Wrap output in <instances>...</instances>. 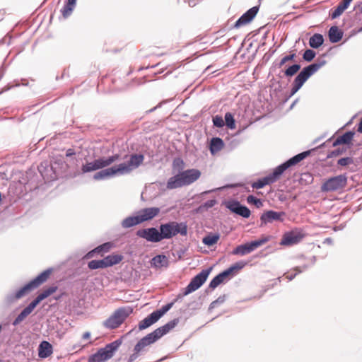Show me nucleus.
<instances>
[{
  "mask_svg": "<svg viewBox=\"0 0 362 362\" xmlns=\"http://www.w3.org/2000/svg\"><path fill=\"white\" fill-rule=\"evenodd\" d=\"M178 322L179 320L175 318L141 339L134 346L133 353L129 356L128 362H134L136 360L141 354L146 351V348L148 346L153 344L163 335L168 333Z\"/></svg>",
  "mask_w": 362,
  "mask_h": 362,
  "instance_id": "f257e3e1",
  "label": "nucleus"
},
{
  "mask_svg": "<svg viewBox=\"0 0 362 362\" xmlns=\"http://www.w3.org/2000/svg\"><path fill=\"white\" fill-rule=\"evenodd\" d=\"M309 154L310 151H307L294 156L284 163L275 168L272 173L262 179H259L257 182H254L252 184V187L253 189H261L267 185L274 183L279 179L280 176L286 170L293 165H296L300 161L305 158Z\"/></svg>",
  "mask_w": 362,
  "mask_h": 362,
  "instance_id": "f03ea898",
  "label": "nucleus"
},
{
  "mask_svg": "<svg viewBox=\"0 0 362 362\" xmlns=\"http://www.w3.org/2000/svg\"><path fill=\"white\" fill-rule=\"evenodd\" d=\"M201 176V172L198 169L192 168L179 172L171 177L167 182L166 187L173 189L184 186H188L197 181Z\"/></svg>",
  "mask_w": 362,
  "mask_h": 362,
  "instance_id": "7ed1b4c3",
  "label": "nucleus"
},
{
  "mask_svg": "<svg viewBox=\"0 0 362 362\" xmlns=\"http://www.w3.org/2000/svg\"><path fill=\"white\" fill-rule=\"evenodd\" d=\"M52 271L50 269L42 272L37 277L30 281L28 284H27L23 287L20 288L16 293L9 295L7 297L8 301L9 303H13L26 296L33 290L38 288L40 286H41L42 284L47 281V279H49V276L52 274Z\"/></svg>",
  "mask_w": 362,
  "mask_h": 362,
  "instance_id": "20e7f679",
  "label": "nucleus"
},
{
  "mask_svg": "<svg viewBox=\"0 0 362 362\" xmlns=\"http://www.w3.org/2000/svg\"><path fill=\"white\" fill-rule=\"evenodd\" d=\"M325 59H319L316 62L313 63L303 68L302 71L296 76L293 83L291 91V95H294L303 86L305 82L320 68L326 64Z\"/></svg>",
  "mask_w": 362,
  "mask_h": 362,
  "instance_id": "39448f33",
  "label": "nucleus"
},
{
  "mask_svg": "<svg viewBox=\"0 0 362 362\" xmlns=\"http://www.w3.org/2000/svg\"><path fill=\"white\" fill-rule=\"evenodd\" d=\"M162 240L170 239L177 234L182 236L187 235V225L185 222L169 221L159 226Z\"/></svg>",
  "mask_w": 362,
  "mask_h": 362,
  "instance_id": "423d86ee",
  "label": "nucleus"
},
{
  "mask_svg": "<svg viewBox=\"0 0 362 362\" xmlns=\"http://www.w3.org/2000/svg\"><path fill=\"white\" fill-rule=\"evenodd\" d=\"M132 313L133 308L129 306L119 308L103 322V325L106 328L110 329H116L119 327Z\"/></svg>",
  "mask_w": 362,
  "mask_h": 362,
  "instance_id": "0eeeda50",
  "label": "nucleus"
},
{
  "mask_svg": "<svg viewBox=\"0 0 362 362\" xmlns=\"http://www.w3.org/2000/svg\"><path fill=\"white\" fill-rule=\"evenodd\" d=\"M122 343V339H118L105 347L100 348L92 354V362H104L111 358Z\"/></svg>",
  "mask_w": 362,
  "mask_h": 362,
  "instance_id": "6e6552de",
  "label": "nucleus"
},
{
  "mask_svg": "<svg viewBox=\"0 0 362 362\" xmlns=\"http://www.w3.org/2000/svg\"><path fill=\"white\" fill-rule=\"evenodd\" d=\"M211 270V268L203 269L200 273L193 277L189 284L185 288L184 292L182 294H179L177 298L187 296L200 288L206 281Z\"/></svg>",
  "mask_w": 362,
  "mask_h": 362,
  "instance_id": "1a4fd4ad",
  "label": "nucleus"
},
{
  "mask_svg": "<svg viewBox=\"0 0 362 362\" xmlns=\"http://www.w3.org/2000/svg\"><path fill=\"white\" fill-rule=\"evenodd\" d=\"M269 240V238L268 237H264L257 240L240 245L234 248L231 253L233 255L240 256L248 255L256 250L257 247L268 242Z\"/></svg>",
  "mask_w": 362,
  "mask_h": 362,
  "instance_id": "9d476101",
  "label": "nucleus"
},
{
  "mask_svg": "<svg viewBox=\"0 0 362 362\" xmlns=\"http://www.w3.org/2000/svg\"><path fill=\"white\" fill-rule=\"evenodd\" d=\"M347 183L345 175H339L327 179L321 186L322 192H334L344 188Z\"/></svg>",
  "mask_w": 362,
  "mask_h": 362,
  "instance_id": "9b49d317",
  "label": "nucleus"
},
{
  "mask_svg": "<svg viewBox=\"0 0 362 362\" xmlns=\"http://www.w3.org/2000/svg\"><path fill=\"white\" fill-rule=\"evenodd\" d=\"M144 156L142 154H132L127 163H122L117 165L119 174L126 175L137 168L144 161Z\"/></svg>",
  "mask_w": 362,
  "mask_h": 362,
  "instance_id": "f8f14e48",
  "label": "nucleus"
},
{
  "mask_svg": "<svg viewBox=\"0 0 362 362\" xmlns=\"http://www.w3.org/2000/svg\"><path fill=\"white\" fill-rule=\"evenodd\" d=\"M136 235L148 242L158 243L162 240L160 230L153 227L139 229L136 231Z\"/></svg>",
  "mask_w": 362,
  "mask_h": 362,
  "instance_id": "ddd939ff",
  "label": "nucleus"
},
{
  "mask_svg": "<svg viewBox=\"0 0 362 362\" xmlns=\"http://www.w3.org/2000/svg\"><path fill=\"white\" fill-rule=\"evenodd\" d=\"M226 207L233 213H235L243 218H248L250 216V209L242 205L238 201L231 200L226 203Z\"/></svg>",
  "mask_w": 362,
  "mask_h": 362,
  "instance_id": "4468645a",
  "label": "nucleus"
},
{
  "mask_svg": "<svg viewBox=\"0 0 362 362\" xmlns=\"http://www.w3.org/2000/svg\"><path fill=\"white\" fill-rule=\"evenodd\" d=\"M304 238V234L299 231L286 233L283 236L280 244L282 245H293L300 242Z\"/></svg>",
  "mask_w": 362,
  "mask_h": 362,
  "instance_id": "2eb2a0df",
  "label": "nucleus"
},
{
  "mask_svg": "<svg viewBox=\"0 0 362 362\" xmlns=\"http://www.w3.org/2000/svg\"><path fill=\"white\" fill-rule=\"evenodd\" d=\"M259 6H253L243 13L235 22L234 28H238L249 23L257 15Z\"/></svg>",
  "mask_w": 362,
  "mask_h": 362,
  "instance_id": "dca6fc26",
  "label": "nucleus"
},
{
  "mask_svg": "<svg viewBox=\"0 0 362 362\" xmlns=\"http://www.w3.org/2000/svg\"><path fill=\"white\" fill-rule=\"evenodd\" d=\"M285 216V213L281 211H274L272 210L267 211L261 215V226L268 223H272L274 221H283V216Z\"/></svg>",
  "mask_w": 362,
  "mask_h": 362,
  "instance_id": "f3484780",
  "label": "nucleus"
},
{
  "mask_svg": "<svg viewBox=\"0 0 362 362\" xmlns=\"http://www.w3.org/2000/svg\"><path fill=\"white\" fill-rule=\"evenodd\" d=\"M117 165H114L111 168L103 169L97 173H95L93 177L94 180H107L110 177H112L115 175H120L119 174V171L117 170Z\"/></svg>",
  "mask_w": 362,
  "mask_h": 362,
  "instance_id": "a211bd4d",
  "label": "nucleus"
},
{
  "mask_svg": "<svg viewBox=\"0 0 362 362\" xmlns=\"http://www.w3.org/2000/svg\"><path fill=\"white\" fill-rule=\"evenodd\" d=\"M160 208L158 207H149L140 210L138 212L139 217L141 223L153 219L160 213Z\"/></svg>",
  "mask_w": 362,
  "mask_h": 362,
  "instance_id": "6ab92c4d",
  "label": "nucleus"
},
{
  "mask_svg": "<svg viewBox=\"0 0 362 362\" xmlns=\"http://www.w3.org/2000/svg\"><path fill=\"white\" fill-rule=\"evenodd\" d=\"M119 155L115 154L114 156H110L107 158H102L97 160H95L92 162V170L100 169L110 165L115 161L119 159Z\"/></svg>",
  "mask_w": 362,
  "mask_h": 362,
  "instance_id": "aec40b11",
  "label": "nucleus"
},
{
  "mask_svg": "<svg viewBox=\"0 0 362 362\" xmlns=\"http://www.w3.org/2000/svg\"><path fill=\"white\" fill-rule=\"evenodd\" d=\"M57 290V286H52L49 288L44 289L37 296V298L33 300L35 305L37 306L42 300L48 298L54 293H55Z\"/></svg>",
  "mask_w": 362,
  "mask_h": 362,
  "instance_id": "412c9836",
  "label": "nucleus"
},
{
  "mask_svg": "<svg viewBox=\"0 0 362 362\" xmlns=\"http://www.w3.org/2000/svg\"><path fill=\"white\" fill-rule=\"evenodd\" d=\"M36 305L32 301L26 308H25L22 312L17 316L13 322V325H17L21 322L28 315H29L33 310L35 309Z\"/></svg>",
  "mask_w": 362,
  "mask_h": 362,
  "instance_id": "4be33fe9",
  "label": "nucleus"
},
{
  "mask_svg": "<svg viewBox=\"0 0 362 362\" xmlns=\"http://www.w3.org/2000/svg\"><path fill=\"white\" fill-rule=\"evenodd\" d=\"M36 305L32 301L26 308H25L22 312L17 316L13 322V325H17L21 322L28 315H29L33 310L35 309Z\"/></svg>",
  "mask_w": 362,
  "mask_h": 362,
  "instance_id": "5701e85b",
  "label": "nucleus"
},
{
  "mask_svg": "<svg viewBox=\"0 0 362 362\" xmlns=\"http://www.w3.org/2000/svg\"><path fill=\"white\" fill-rule=\"evenodd\" d=\"M328 35L332 43H337L341 40L343 32L337 26H332L329 30Z\"/></svg>",
  "mask_w": 362,
  "mask_h": 362,
  "instance_id": "b1692460",
  "label": "nucleus"
},
{
  "mask_svg": "<svg viewBox=\"0 0 362 362\" xmlns=\"http://www.w3.org/2000/svg\"><path fill=\"white\" fill-rule=\"evenodd\" d=\"M52 354V346L47 341H43L40 343L38 349V356L40 358L49 357Z\"/></svg>",
  "mask_w": 362,
  "mask_h": 362,
  "instance_id": "393cba45",
  "label": "nucleus"
},
{
  "mask_svg": "<svg viewBox=\"0 0 362 362\" xmlns=\"http://www.w3.org/2000/svg\"><path fill=\"white\" fill-rule=\"evenodd\" d=\"M224 146L223 141L219 137L212 138L210 141L209 150L212 155L216 154Z\"/></svg>",
  "mask_w": 362,
  "mask_h": 362,
  "instance_id": "a878e982",
  "label": "nucleus"
},
{
  "mask_svg": "<svg viewBox=\"0 0 362 362\" xmlns=\"http://www.w3.org/2000/svg\"><path fill=\"white\" fill-rule=\"evenodd\" d=\"M158 320L154 313H151L148 317L141 320L139 324V330L145 329L154 323H156Z\"/></svg>",
  "mask_w": 362,
  "mask_h": 362,
  "instance_id": "bb28decb",
  "label": "nucleus"
},
{
  "mask_svg": "<svg viewBox=\"0 0 362 362\" xmlns=\"http://www.w3.org/2000/svg\"><path fill=\"white\" fill-rule=\"evenodd\" d=\"M352 0H343L331 14L332 19L338 18L349 6Z\"/></svg>",
  "mask_w": 362,
  "mask_h": 362,
  "instance_id": "cd10ccee",
  "label": "nucleus"
},
{
  "mask_svg": "<svg viewBox=\"0 0 362 362\" xmlns=\"http://www.w3.org/2000/svg\"><path fill=\"white\" fill-rule=\"evenodd\" d=\"M141 223L139 215L134 216H128L125 218L121 223V226L124 228H129L134 226Z\"/></svg>",
  "mask_w": 362,
  "mask_h": 362,
  "instance_id": "c85d7f7f",
  "label": "nucleus"
},
{
  "mask_svg": "<svg viewBox=\"0 0 362 362\" xmlns=\"http://www.w3.org/2000/svg\"><path fill=\"white\" fill-rule=\"evenodd\" d=\"M324 42L323 35L320 33H315L310 37L309 40V45L314 49H317Z\"/></svg>",
  "mask_w": 362,
  "mask_h": 362,
  "instance_id": "c756f323",
  "label": "nucleus"
},
{
  "mask_svg": "<svg viewBox=\"0 0 362 362\" xmlns=\"http://www.w3.org/2000/svg\"><path fill=\"white\" fill-rule=\"evenodd\" d=\"M76 0H67V3L61 9V13L64 18H68L74 11Z\"/></svg>",
  "mask_w": 362,
  "mask_h": 362,
  "instance_id": "7c9ffc66",
  "label": "nucleus"
},
{
  "mask_svg": "<svg viewBox=\"0 0 362 362\" xmlns=\"http://www.w3.org/2000/svg\"><path fill=\"white\" fill-rule=\"evenodd\" d=\"M229 275L226 272V271H223V272L218 274L216 275L209 283V288L214 289L216 288L219 284H221L222 282H223L224 279L228 276Z\"/></svg>",
  "mask_w": 362,
  "mask_h": 362,
  "instance_id": "2f4dec72",
  "label": "nucleus"
},
{
  "mask_svg": "<svg viewBox=\"0 0 362 362\" xmlns=\"http://www.w3.org/2000/svg\"><path fill=\"white\" fill-rule=\"evenodd\" d=\"M106 263L109 267H112L113 265L119 264L122 259L123 256L122 255L118 254H112L109 255L107 257H104Z\"/></svg>",
  "mask_w": 362,
  "mask_h": 362,
  "instance_id": "473e14b6",
  "label": "nucleus"
},
{
  "mask_svg": "<svg viewBox=\"0 0 362 362\" xmlns=\"http://www.w3.org/2000/svg\"><path fill=\"white\" fill-rule=\"evenodd\" d=\"M152 264L156 267L163 266L167 267L168 264V259L165 255H158L152 259Z\"/></svg>",
  "mask_w": 362,
  "mask_h": 362,
  "instance_id": "72a5a7b5",
  "label": "nucleus"
},
{
  "mask_svg": "<svg viewBox=\"0 0 362 362\" xmlns=\"http://www.w3.org/2000/svg\"><path fill=\"white\" fill-rule=\"evenodd\" d=\"M113 247V243L111 242H107L103 243L95 249L92 250V255L93 253L100 254L101 252H109Z\"/></svg>",
  "mask_w": 362,
  "mask_h": 362,
  "instance_id": "f704fd0d",
  "label": "nucleus"
},
{
  "mask_svg": "<svg viewBox=\"0 0 362 362\" xmlns=\"http://www.w3.org/2000/svg\"><path fill=\"white\" fill-rule=\"evenodd\" d=\"M219 238L218 234L209 235L203 238L202 242L206 245L211 246L217 243Z\"/></svg>",
  "mask_w": 362,
  "mask_h": 362,
  "instance_id": "c9c22d12",
  "label": "nucleus"
},
{
  "mask_svg": "<svg viewBox=\"0 0 362 362\" xmlns=\"http://www.w3.org/2000/svg\"><path fill=\"white\" fill-rule=\"evenodd\" d=\"M300 69V65L298 64H293L290 66H288L285 71H284V75L288 77L293 76L295 75Z\"/></svg>",
  "mask_w": 362,
  "mask_h": 362,
  "instance_id": "e433bc0d",
  "label": "nucleus"
},
{
  "mask_svg": "<svg viewBox=\"0 0 362 362\" xmlns=\"http://www.w3.org/2000/svg\"><path fill=\"white\" fill-rule=\"evenodd\" d=\"M225 121L226 126L230 129H234L235 128V122L233 117V115L230 112H226L225 115Z\"/></svg>",
  "mask_w": 362,
  "mask_h": 362,
  "instance_id": "4c0bfd02",
  "label": "nucleus"
},
{
  "mask_svg": "<svg viewBox=\"0 0 362 362\" xmlns=\"http://www.w3.org/2000/svg\"><path fill=\"white\" fill-rule=\"evenodd\" d=\"M246 264H247L246 262L239 261V262L235 263L234 264H233L232 266H230L226 271L228 273V274L230 275L233 272L243 269Z\"/></svg>",
  "mask_w": 362,
  "mask_h": 362,
  "instance_id": "58836bf2",
  "label": "nucleus"
},
{
  "mask_svg": "<svg viewBox=\"0 0 362 362\" xmlns=\"http://www.w3.org/2000/svg\"><path fill=\"white\" fill-rule=\"evenodd\" d=\"M173 303H168L163 305L160 309L153 311L156 317L159 320L165 313H167L173 306Z\"/></svg>",
  "mask_w": 362,
  "mask_h": 362,
  "instance_id": "ea45409f",
  "label": "nucleus"
},
{
  "mask_svg": "<svg viewBox=\"0 0 362 362\" xmlns=\"http://www.w3.org/2000/svg\"><path fill=\"white\" fill-rule=\"evenodd\" d=\"M108 267L105 258L98 260H92V269Z\"/></svg>",
  "mask_w": 362,
  "mask_h": 362,
  "instance_id": "a19ab883",
  "label": "nucleus"
},
{
  "mask_svg": "<svg viewBox=\"0 0 362 362\" xmlns=\"http://www.w3.org/2000/svg\"><path fill=\"white\" fill-rule=\"evenodd\" d=\"M216 199H211L208 200L206 202H204L203 204L200 205L198 208V211H202L204 210H207L211 207H213L216 204Z\"/></svg>",
  "mask_w": 362,
  "mask_h": 362,
  "instance_id": "79ce46f5",
  "label": "nucleus"
},
{
  "mask_svg": "<svg viewBox=\"0 0 362 362\" xmlns=\"http://www.w3.org/2000/svg\"><path fill=\"white\" fill-rule=\"evenodd\" d=\"M354 136V132L349 131L339 137L344 144H348L353 139Z\"/></svg>",
  "mask_w": 362,
  "mask_h": 362,
  "instance_id": "37998d69",
  "label": "nucleus"
},
{
  "mask_svg": "<svg viewBox=\"0 0 362 362\" xmlns=\"http://www.w3.org/2000/svg\"><path fill=\"white\" fill-rule=\"evenodd\" d=\"M315 55L316 53L313 49H306L303 54V59L305 61L310 62L315 58Z\"/></svg>",
  "mask_w": 362,
  "mask_h": 362,
  "instance_id": "c03bdc74",
  "label": "nucleus"
},
{
  "mask_svg": "<svg viewBox=\"0 0 362 362\" xmlns=\"http://www.w3.org/2000/svg\"><path fill=\"white\" fill-rule=\"evenodd\" d=\"M354 163V158L351 157L341 158L338 160L337 164L340 166H346Z\"/></svg>",
  "mask_w": 362,
  "mask_h": 362,
  "instance_id": "a18cd8bd",
  "label": "nucleus"
},
{
  "mask_svg": "<svg viewBox=\"0 0 362 362\" xmlns=\"http://www.w3.org/2000/svg\"><path fill=\"white\" fill-rule=\"evenodd\" d=\"M346 152L345 148H338L328 153L327 158H334L339 156Z\"/></svg>",
  "mask_w": 362,
  "mask_h": 362,
  "instance_id": "49530a36",
  "label": "nucleus"
},
{
  "mask_svg": "<svg viewBox=\"0 0 362 362\" xmlns=\"http://www.w3.org/2000/svg\"><path fill=\"white\" fill-rule=\"evenodd\" d=\"M247 202L250 204H255L257 208H259L262 206V202L259 199L256 198L253 195H249L247 197Z\"/></svg>",
  "mask_w": 362,
  "mask_h": 362,
  "instance_id": "de8ad7c7",
  "label": "nucleus"
},
{
  "mask_svg": "<svg viewBox=\"0 0 362 362\" xmlns=\"http://www.w3.org/2000/svg\"><path fill=\"white\" fill-rule=\"evenodd\" d=\"M296 57V53H292L291 54H288V55H286L284 56L281 59V61L279 62L278 66L279 67H281L283 65H284L286 62H289V61H292Z\"/></svg>",
  "mask_w": 362,
  "mask_h": 362,
  "instance_id": "09e8293b",
  "label": "nucleus"
},
{
  "mask_svg": "<svg viewBox=\"0 0 362 362\" xmlns=\"http://www.w3.org/2000/svg\"><path fill=\"white\" fill-rule=\"evenodd\" d=\"M307 268H308V266H306V265H303V266H302V267H296V268H295V269H294L295 271H296V272L294 274L288 275V276H286V278L288 279V281H291V280H293V279L295 278V276H296L298 274L301 273V272H303V271L306 270V269H307Z\"/></svg>",
  "mask_w": 362,
  "mask_h": 362,
  "instance_id": "8fccbe9b",
  "label": "nucleus"
},
{
  "mask_svg": "<svg viewBox=\"0 0 362 362\" xmlns=\"http://www.w3.org/2000/svg\"><path fill=\"white\" fill-rule=\"evenodd\" d=\"M213 124L214 126L216 127H223L224 126V121L223 119V117L219 115H216L213 117Z\"/></svg>",
  "mask_w": 362,
  "mask_h": 362,
  "instance_id": "3c124183",
  "label": "nucleus"
},
{
  "mask_svg": "<svg viewBox=\"0 0 362 362\" xmlns=\"http://www.w3.org/2000/svg\"><path fill=\"white\" fill-rule=\"evenodd\" d=\"M183 165H184V162L182 159L175 158L173 160V168H177L179 170H182Z\"/></svg>",
  "mask_w": 362,
  "mask_h": 362,
  "instance_id": "603ef678",
  "label": "nucleus"
},
{
  "mask_svg": "<svg viewBox=\"0 0 362 362\" xmlns=\"http://www.w3.org/2000/svg\"><path fill=\"white\" fill-rule=\"evenodd\" d=\"M225 301V296H220L218 297L216 300L213 301L210 304V308H214L218 304H221Z\"/></svg>",
  "mask_w": 362,
  "mask_h": 362,
  "instance_id": "864d4df0",
  "label": "nucleus"
},
{
  "mask_svg": "<svg viewBox=\"0 0 362 362\" xmlns=\"http://www.w3.org/2000/svg\"><path fill=\"white\" fill-rule=\"evenodd\" d=\"M341 144H344L341 140V138L340 137H338L332 144V146L333 147H335L337 146H339V145H341Z\"/></svg>",
  "mask_w": 362,
  "mask_h": 362,
  "instance_id": "5fc2aeb1",
  "label": "nucleus"
},
{
  "mask_svg": "<svg viewBox=\"0 0 362 362\" xmlns=\"http://www.w3.org/2000/svg\"><path fill=\"white\" fill-rule=\"evenodd\" d=\"M74 154H75V152H74V151L73 149H71V148L68 149V150L66 151V156L67 157L71 156H73V155H74Z\"/></svg>",
  "mask_w": 362,
  "mask_h": 362,
  "instance_id": "6e6d98bb",
  "label": "nucleus"
},
{
  "mask_svg": "<svg viewBox=\"0 0 362 362\" xmlns=\"http://www.w3.org/2000/svg\"><path fill=\"white\" fill-rule=\"evenodd\" d=\"M83 172H89L90 171V164L88 163L86 165L83 166Z\"/></svg>",
  "mask_w": 362,
  "mask_h": 362,
  "instance_id": "4d7b16f0",
  "label": "nucleus"
},
{
  "mask_svg": "<svg viewBox=\"0 0 362 362\" xmlns=\"http://www.w3.org/2000/svg\"><path fill=\"white\" fill-rule=\"evenodd\" d=\"M358 132L360 133H362V118L361 119L359 124H358Z\"/></svg>",
  "mask_w": 362,
  "mask_h": 362,
  "instance_id": "13d9d810",
  "label": "nucleus"
},
{
  "mask_svg": "<svg viewBox=\"0 0 362 362\" xmlns=\"http://www.w3.org/2000/svg\"><path fill=\"white\" fill-rule=\"evenodd\" d=\"M324 243H327L329 245H331V244H332V239L331 238H327L325 240Z\"/></svg>",
  "mask_w": 362,
  "mask_h": 362,
  "instance_id": "bf43d9fd",
  "label": "nucleus"
},
{
  "mask_svg": "<svg viewBox=\"0 0 362 362\" xmlns=\"http://www.w3.org/2000/svg\"><path fill=\"white\" fill-rule=\"evenodd\" d=\"M195 4H195V2H194V0H190V1H189V6H192H192H195Z\"/></svg>",
  "mask_w": 362,
  "mask_h": 362,
  "instance_id": "052dcab7",
  "label": "nucleus"
},
{
  "mask_svg": "<svg viewBox=\"0 0 362 362\" xmlns=\"http://www.w3.org/2000/svg\"><path fill=\"white\" fill-rule=\"evenodd\" d=\"M83 336H84L85 338H88L89 337V333L87 332V333L84 334Z\"/></svg>",
  "mask_w": 362,
  "mask_h": 362,
  "instance_id": "680f3d73",
  "label": "nucleus"
},
{
  "mask_svg": "<svg viewBox=\"0 0 362 362\" xmlns=\"http://www.w3.org/2000/svg\"><path fill=\"white\" fill-rule=\"evenodd\" d=\"M342 228H343V227H341V226L335 227L334 230H337L338 229H342Z\"/></svg>",
  "mask_w": 362,
  "mask_h": 362,
  "instance_id": "e2e57ef3",
  "label": "nucleus"
},
{
  "mask_svg": "<svg viewBox=\"0 0 362 362\" xmlns=\"http://www.w3.org/2000/svg\"><path fill=\"white\" fill-rule=\"evenodd\" d=\"M315 262V257H313V260H312V264H313Z\"/></svg>",
  "mask_w": 362,
  "mask_h": 362,
  "instance_id": "0e129e2a",
  "label": "nucleus"
},
{
  "mask_svg": "<svg viewBox=\"0 0 362 362\" xmlns=\"http://www.w3.org/2000/svg\"><path fill=\"white\" fill-rule=\"evenodd\" d=\"M90 255V252H88L86 255L85 256L86 258H87Z\"/></svg>",
  "mask_w": 362,
  "mask_h": 362,
  "instance_id": "69168bd1",
  "label": "nucleus"
},
{
  "mask_svg": "<svg viewBox=\"0 0 362 362\" xmlns=\"http://www.w3.org/2000/svg\"><path fill=\"white\" fill-rule=\"evenodd\" d=\"M156 109V107H153V109L150 110V112H153L154 110Z\"/></svg>",
  "mask_w": 362,
  "mask_h": 362,
  "instance_id": "338daca9",
  "label": "nucleus"
},
{
  "mask_svg": "<svg viewBox=\"0 0 362 362\" xmlns=\"http://www.w3.org/2000/svg\"><path fill=\"white\" fill-rule=\"evenodd\" d=\"M88 267L89 268H90V262H88Z\"/></svg>",
  "mask_w": 362,
  "mask_h": 362,
  "instance_id": "774afa93",
  "label": "nucleus"
}]
</instances>
